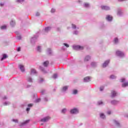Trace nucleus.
<instances>
[{
	"instance_id": "obj_36",
	"label": "nucleus",
	"mask_w": 128,
	"mask_h": 128,
	"mask_svg": "<svg viewBox=\"0 0 128 128\" xmlns=\"http://www.w3.org/2000/svg\"><path fill=\"white\" fill-rule=\"evenodd\" d=\"M78 94V90H74L72 94Z\"/></svg>"
},
{
	"instance_id": "obj_22",
	"label": "nucleus",
	"mask_w": 128,
	"mask_h": 128,
	"mask_svg": "<svg viewBox=\"0 0 128 128\" xmlns=\"http://www.w3.org/2000/svg\"><path fill=\"white\" fill-rule=\"evenodd\" d=\"M68 86H64L62 89V92H66V90H68Z\"/></svg>"
},
{
	"instance_id": "obj_37",
	"label": "nucleus",
	"mask_w": 128,
	"mask_h": 128,
	"mask_svg": "<svg viewBox=\"0 0 128 128\" xmlns=\"http://www.w3.org/2000/svg\"><path fill=\"white\" fill-rule=\"evenodd\" d=\"M72 28L76 30V26L74 24H72Z\"/></svg>"
},
{
	"instance_id": "obj_57",
	"label": "nucleus",
	"mask_w": 128,
	"mask_h": 128,
	"mask_svg": "<svg viewBox=\"0 0 128 128\" xmlns=\"http://www.w3.org/2000/svg\"><path fill=\"white\" fill-rule=\"evenodd\" d=\"M110 114H112V112L110 110L107 112L108 114L110 115Z\"/></svg>"
},
{
	"instance_id": "obj_62",
	"label": "nucleus",
	"mask_w": 128,
	"mask_h": 128,
	"mask_svg": "<svg viewBox=\"0 0 128 128\" xmlns=\"http://www.w3.org/2000/svg\"><path fill=\"white\" fill-rule=\"evenodd\" d=\"M125 116H126V118H128V114L125 115Z\"/></svg>"
},
{
	"instance_id": "obj_34",
	"label": "nucleus",
	"mask_w": 128,
	"mask_h": 128,
	"mask_svg": "<svg viewBox=\"0 0 128 128\" xmlns=\"http://www.w3.org/2000/svg\"><path fill=\"white\" fill-rule=\"evenodd\" d=\"M44 82V79L41 78L40 80H38V82L39 84H42V82Z\"/></svg>"
},
{
	"instance_id": "obj_8",
	"label": "nucleus",
	"mask_w": 128,
	"mask_h": 128,
	"mask_svg": "<svg viewBox=\"0 0 128 128\" xmlns=\"http://www.w3.org/2000/svg\"><path fill=\"white\" fill-rule=\"evenodd\" d=\"M118 96V92L114 90H112L111 92V98H114Z\"/></svg>"
},
{
	"instance_id": "obj_4",
	"label": "nucleus",
	"mask_w": 128,
	"mask_h": 128,
	"mask_svg": "<svg viewBox=\"0 0 128 128\" xmlns=\"http://www.w3.org/2000/svg\"><path fill=\"white\" fill-rule=\"evenodd\" d=\"M38 34H36V35H34L31 39L32 44L36 42V40H38Z\"/></svg>"
},
{
	"instance_id": "obj_53",
	"label": "nucleus",
	"mask_w": 128,
	"mask_h": 128,
	"mask_svg": "<svg viewBox=\"0 0 128 128\" xmlns=\"http://www.w3.org/2000/svg\"><path fill=\"white\" fill-rule=\"evenodd\" d=\"M56 30L57 32H60V28H56Z\"/></svg>"
},
{
	"instance_id": "obj_18",
	"label": "nucleus",
	"mask_w": 128,
	"mask_h": 128,
	"mask_svg": "<svg viewBox=\"0 0 128 128\" xmlns=\"http://www.w3.org/2000/svg\"><path fill=\"white\" fill-rule=\"evenodd\" d=\"M100 118H102V120L106 119V115H104V113H100Z\"/></svg>"
},
{
	"instance_id": "obj_26",
	"label": "nucleus",
	"mask_w": 128,
	"mask_h": 128,
	"mask_svg": "<svg viewBox=\"0 0 128 128\" xmlns=\"http://www.w3.org/2000/svg\"><path fill=\"white\" fill-rule=\"evenodd\" d=\"M117 14L119 16H122V10H118Z\"/></svg>"
},
{
	"instance_id": "obj_61",
	"label": "nucleus",
	"mask_w": 128,
	"mask_h": 128,
	"mask_svg": "<svg viewBox=\"0 0 128 128\" xmlns=\"http://www.w3.org/2000/svg\"><path fill=\"white\" fill-rule=\"evenodd\" d=\"M31 86L30 85H28L27 88H30Z\"/></svg>"
},
{
	"instance_id": "obj_2",
	"label": "nucleus",
	"mask_w": 128,
	"mask_h": 128,
	"mask_svg": "<svg viewBox=\"0 0 128 128\" xmlns=\"http://www.w3.org/2000/svg\"><path fill=\"white\" fill-rule=\"evenodd\" d=\"M116 54L118 56H120V58H124V53L120 50L116 52Z\"/></svg>"
},
{
	"instance_id": "obj_40",
	"label": "nucleus",
	"mask_w": 128,
	"mask_h": 128,
	"mask_svg": "<svg viewBox=\"0 0 128 128\" xmlns=\"http://www.w3.org/2000/svg\"><path fill=\"white\" fill-rule=\"evenodd\" d=\"M84 8H88L90 6V4H84Z\"/></svg>"
},
{
	"instance_id": "obj_1",
	"label": "nucleus",
	"mask_w": 128,
	"mask_h": 128,
	"mask_svg": "<svg viewBox=\"0 0 128 128\" xmlns=\"http://www.w3.org/2000/svg\"><path fill=\"white\" fill-rule=\"evenodd\" d=\"M73 50H84V47L80 45H76V46H72Z\"/></svg>"
},
{
	"instance_id": "obj_49",
	"label": "nucleus",
	"mask_w": 128,
	"mask_h": 128,
	"mask_svg": "<svg viewBox=\"0 0 128 128\" xmlns=\"http://www.w3.org/2000/svg\"><path fill=\"white\" fill-rule=\"evenodd\" d=\"M44 102H48V99L46 97H44Z\"/></svg>"
},
{
	"instance_id": "obj_23",
	"label": "nucleus",
	"mask_w": 128,
	"mask_h": 128,
	"mask_svg": "<svg viewBox=\"0 0 128 128\" xmlns=\"http://www.w3.org/2000/svg\"><path fill=\"white\" fill-rule=\"evenodd\" d=\"M8 58V56L6 55V54H3L2 58H1V60H6V58Z\"/></svg>"
},
{
	"instance_id": "obj_24",
	"label": "nucleus",
	"mask_w": 128,
	"mask_h": 128,
	"mask_svg": "<svg viewBox=\"0 0 128 128\" xmlns=\"http://www.w3.org/2000/svg\"><path fill=\"white\" fill-rule=\"evenodd\" d=\"M10 24L11 26H16V21L12 20L10 22Z\"/></svg>"
},
{
	"instance_id": "obj_32",
	"label": "nucleus",
	"mask_w": 128,
	"mask_h": 128,
	"mask_svg": "<svg viewBox=\"0 0 128 128\" xmlns=\"http://www.w3.org/2000/svg\"><path fill=\"white\" fill-rule=\"evenodd\" d=\"M114 44H118V39L117 38H115L114 40Z\"/></svg>"
},
{
	"instance_id": "obj_21",
	"label": "nucleus",
	"mask_w": 128,
	"mask_h": 128,
	"mask_svg": "<svg viewBox=\"0 0 128 128\" xmlns=\"http://www.w3.org/2000/svg\"><path fill=\"white\" fill-rule=\"evenodd\" d=\"M48 64H50V62H48V61H45L43 63V66H45L46 68L48 66Z\"/></svg>"
},
{
	"instance_id": "obj_20",
	"label": "nucleus",
	"mask_w": 128,
	"mask_h": 128,
	"mask_svg": "<svg viewBox=\"0 0 128 128\" xmlns=\"http://www.w3.org/2000/svg\"><path fill=\"white\" fill-rule=\"evenodd\" d=\"M119 102H120L116 100H113L111 101L112 104H118Z\"/></svg>"
},
{
	"instance_id": "obj_6",
	"label": "nucleus",
	"mask_w": 128,
	"mask_h": 128,
	"mask_svg": "<svg viewBox=\"0 0 128 128\" xmlns=\"http://www.w3.org/2000/svg\"><path fill=\"white\" fill-rule=\"evenodd\" d=\"M102 10H110V8L108 6H101Z\"/></svg>"
},
{
	"instance_id": "obj_52",
	"label": "nucleus",
	"mask_w": 128,
	"mask_h": 128,
	"mask_svg": "<svg viewBox=\"0 0 128 128\" xmlns=\"http://www.w3.org/2000/svg\"><path fill=\"white\" fill-rule=\"evenodd\" d=\"M51 12H56V9H54V8H52V10H51Z\"/></svg>"
},
{
	"instance_id": "obj_43",
	"label": "nucleus",
	"mask_w": 128,
	"mask_h": 128,
	"mask_svg": "<svg viewBox=\"0 0 128 128\" xmlns=\"http://www.w3.org/2000/svg\"><path fill=\"white\" fill-rule=\"evenodd\" d=\"M64 45L66 46V48H70V45H68V44L66 43H64Z\"/></svg>"
},
{
	"instance_id": "obj_45",
	"label": "nucleus",
	"mask_w": 128,
	"mask_h": 128,
	"mask_svg": "<svg viewBox=\"0 0 128 128\" xmlns=\"http://www.w3.org/2000/svg\"><path fill=\"white\" fill-rule=\"evenodd\" d=\"M17 2H24V0H17Z\"/></svg>"
},
{
	"instance_id": "obj_11",
	"label": "nucleus",
	"mask_w": 128,
	"mask_h": 128,
	"mask_svg": "<svg viewBox=\"0 0 128 128\" xmlns=\"http://www.w3.org/2000/svg\"><path fill=\"white\" fill-rule=\"evenodd\" d=\"M106 20L108 22H112V16L110 15H107V16H106Z\"/></svg>"
},
{
	"instance_id": "obj_17",
	"label": "nucleus",
	"mask_w": 128,
	"mask_h": 128,
	"mask_svg": "<svg viewBox=\"0 0 128 128\" xmlns=\"http://www.w3.org/2000/svg\"><path fill=\"white\" fill-rule=\"evenodd\" d=\"M90 64L92 68H96L98 66V63L96 62H92Z\"/></svg>"
},
{
	"instance_id": "obj_55",
	"label": "nucleus",
	"mask_w": 128,
	"mask_h": 128,
	"mask_svg": "<svg viewBox=\"0 0 128 128\" xmlns=\"http://www.w3.org/2000/svg\"><path fill=\"white\" fill-rule=\"evenodd\" d=\"M17 52H20V47H18L17 50H16Z\"/></svg>"
},
{
	"instance_id": "obj_28",
	"label": "nucleus",
	"mask_w": 128,
	"mask_h": 128,
	"mask_svg": "<svg viewBox=\"0 0 128 128\" xmlns=\"http://www.w3.org/2000/svg\"><path fill=\"white\" fill-rule=\"evenodd\" d=\"M37 52H42V47L40 46H38L36 48Z\"/></svg>"
},
{
	"instance_id": "obj_51",
	"label": "nucleus",
	"mask_w": 128,
	"mask_h": 128,
	"mask_svg": "<svg viewBox=\"0 0 128 128\" xmlns=\"http://www.w3.org/2000/svg\"><path fill=\"white\" fill-rule=\"evenodd\" d=\"M46 92V90H42L41 94H44Z\"/></svg>"
},
{
	"instance_id": "obj_15",
	"label": "nucleus",
	"mask_w": 128,
	"mask_h": 128,
	"mask_svg": "<svg viewBox=\"0 0 128 128\" xmlns=\"http://www.w3.org/2000/svg\"><path fill=\"white\" fill-rule=\"evenodd\" d=\"M26 80L28 82H33L32 78V77H30V76L27 77Z\"/></svg>"
},
{
	"instance_id": "obj_59",
	"label": "nucleus",
	"mask_w": 128,
	"mask_h": 128,
	"mask_svg": "<svg viewBox=\"0 0 128 128\" xmlns=\"http://www.w3.org/2000/svg\"><path fill=\"white\" fill-rule=\"evenodd\" d=\"M4 3H0V6H4Z\"/></svg>"
},
{
	"instance_id": "obj_3",
	"label": "nucleus",
	"mask_w": 128,
	"mask_h": 128,
	"mask_svg": "<svg viewBox=\"0 0 128 128\" xmlns=\"http://www.w3.org/2000/svg\"><path fill=\"white\" fill-rule=\"evenodd\" d=\"M70 113L72 114H78V109L76 108H74L72 109H71L70 110Z\"/></svg>"
},
{
	"instance_id": "obj_44",
	"label": "nucleus",
	"mask_w": 128,
	"mask_h": 128,
	"mask_svg": "<svg viewBox=\"0 0 128 128\" xmlns=\"http://www.w3.org/2000/svg\"><path fill=\"white\" fill-rule=\"evenodd\" d=\"M104 86L100 87V91L102 92V90H104Z\"/></svg>"
},
{
	"instance_id": "obj_42",
	"label": "nucleus",
	"mask_w": 128,
	"mask_h": 128,
	"mask_svg": "<svg viewBox=\"0 0 128 128\" xmlns=\"http://www.w3.org/2000/svg\"><path fill=\"white\" fill-rule=\"evenodd\" d=\"M73 34H78V30H75L73 32Z\"/></svg>"
},
{
	"instance_id": "obj_7",
	"label": "nucleus",
	"mask_w": 128,
	"mask_h": 128,
	"mask_svg": "<svg viewBox=\"0 0 128 128\" xmlns=\"http://www.w3.org/2000/svg\"><path fill=\"white\" fill-rule=\"evenodd\" d=\"M18 68L21 70L22 72H24L25 69H24V66L22 64H19L18 65Z\"/></svg>"
},
{
	"instance_id": "obj_14",
	"label": "nucleus",
	"mask_w": 128,
	"mask_h": 128,
	"mask_svg": "<svg viewBox=\"0 0 128 128\" xmlns=\"http://www.w3.org/2000/svg\"><path fill=\"white\" fill-rule=\"evenodd\" d=\"M40 70H42V72H44V74H47L48 72H46V70H44V68L42 66H40Z\"/></svg>"
},
{
	"instance_id": "obj_56",
	"label": "nucleus",
	"mask_w": 128,
	"mask_h": 128,
	"mask_svg": "<svg viewBox=\"0 0 128 128\" xmlns=\"http://www.w3.org/2000/svg\"><path fill=\"white\" fill-rule=\"evenodd\" d=\"M30 108H26V112H30Z\"/></svg>"
},
{
	"instance_id": "obj_48",
	"label": "nucleus",
	"mask_w": 128,
	"mask_h": 128,
	"mask_svg": "<svg viewBox=\"0 0 128 128\" xmlns=\"http://www.w3.org/2000/svg\"><path fill=\"white\" fill-rule=\"evenodd\" d=\"M126 82V79L124 78L121 79L122 82Z\"/></svg>"
},
{
	"instance_id": "obj_58",
	"label": "nucleus",
	"mask_w": 128,
	"mask_h": 128,
	"mask_svg": "<svg viewBox=\"0 0 128 128\" xmlns=\"http://www.w3.org/2000/svg\"><path fill=\"white\" fill-rule=\"evenodd\" d=\"M3 100H8V97H6V96H4L3 97Z\"/></svg>"
},
{
	"instance_id": "obj_31",
	"label": "nucleus",
	"mask_w": 128,
	"mask_h": 128,
	"mask_svg": "<svg viewBox=\"0 0 128 128\" xmlns=\"http://www.w3.org/2000/svg\"><path fill=\"white\" fill-rule=\"evenodd\" d=\"M110 78H111L112 80H114L115 78H116V76L114 75H111L110 76Z\"/></svg>"
},
{
	"instance_id": "obj_5",
	"label": "nucleus",
	"mask_w": 128,
	"mask_h": 128,
	"mask_svg": "<svg viewBox=\"0 0 128 128\" xmlns=\"http://www.w3.org/2000/svg\"><path fill=\"white\" fill-rule=\"evenodd\" d=\"M50 120V117L48 116L46 117H44V118L40 120V122H48Z\"/></svg>"
},
{
	"instance_id": "obj_64",
	"label": "nucleus",
	"mask_w": 128,
	"mask_h": 128,
	"mask_svg": "<svg viewBox=\"0 0 128 128\" xmlns=\"http://www.w3.org/2000/svg\"><path fill=\"white\" fill-rule=\"evenodd\" d=\"M77 28H78H78H79L78 27Z\"/></svg>"
},
{
	"instance_id": "obj_35",
	"label": "nucleus",
	"mask_w": 128,
	"mask_h": 128,
	"mask_svg": "<svg viewBox=\"0 0 128 128\" xmlns=\"http://www.w3.org/2000/svg\"><path fill=\"white\" fill-rule=\"evenodd\" d=\"M66 108H64L62 110V114H66Z\"/></svg>"
},
{
	"instance_id": "obj_30",
	"label": "nucleus",
	"mask_w": 128,
	"mask_h": 128,
	"mask_svg": "<svg viewBox=\"0 0 128 128\" xmlns=\"http://www.w3.org/2000/svg\"><path fill=\"white\" fill-rule=\"evenodd\" d=\"M3 104L4 106H9V104H10V102H4Z\"/></svg>"
},
{
	"instance_id": "obj_10",
	"label": "nucleus",
	"mask_w": 128,
	"mask_h": 128,
	"mask_svg": "<svg viewBox=\"0 0 128 128\" xmlns=\"http://www.w3.org/2000/svg\"><path fill=\"white\" fill-rule=\"evenodd\" d=\"M108 64H110V60H107L105 61L102 64V68H106Z\"/></svg>"
},
{
	"instance_id": "obj_46",
	"label": "nucleus",
	"mask_w": 128,
	"mask_h": 128,
	"mask_svg": "<svg viewBox=\"0 0 128 128\" xmlns=\"http://www.w3.org/2000/svg\"><path fill=\"white\" fill-rule=\"evenodd\" d=\"M32 106H34V104H28V108H32Z\"/></svg>"
},
{
	"instance_id": "obj_13",
	"label": "nucleus",
	"mask_w": 128,
	"mask_h": 128,
	"mask_svg": "<svg viewBox=\"0 0 128 128\" xmlns=\"http://www.w3.org/2000/svg\"><path fill=\"white\" fill-rule=\"evenodd\" d=\"M90 60V56L87 55L85 56L84 58V62H88Z\"/></svg>"
},
{
	"instance_id": "obj_27",
	"label": "nucleus",
	"mask_w": 128,
	"mask_h": 128,
	"mask_svg": "<svg viewBox=\"0 0 128 128\" xmlns=\"http://www.w3.org/2000/svg\"><path fill=\"white\" fill-rule=\"evenodd\" d=\"M128 86V82H126L124 83H123L122 84V88H126V86Z\"/></svg>"
},
{
	"instance_id": "obj_38",
	"label": "nucleus",
	"mask_w": 128,
	"mask_h": 128,
	"mask_svg": "<svg viewBox=\"0 0 128 128\" xmlns=\"http://www.w3.org/2000/svg\"><path fill=\"white\" fill-rule=\"evenodd\" d=\"M40 102V98H38L36 99L34 101V102Z\"/></svg>"
},
{
	"instance_id": "obj_12",
	"label": "nucleus",
	"mask_w": 128,
	"mask_h": 128,
	"mask_svg": "<svg viewBox=\"0 0 128 128\" xmlns=\"http://www.w3.org/2000/svg\"><path fill=\"white\" fill-rule=\"evenodd\" d=\"M30 122V120H26L25 122H24L21 123L19 126H24L26 124H28Z\"/></svg>"
},
{
	"instance_id": "obj_39",
	"label": "nucleus",
	"mask_w": 128,
	"mask_h": 128,
	"mask_svg": "<svg viewBox=\"0 0 128 128\" xmlns=\"http://www.w3.org/2000/svg\"><path fill=\"white\" fill-rule=\"evenodd\" d=\"M12 122H14L18 123V120L16 119H12Z\"/></svg>"
},
{
	"instance_id": "obj_54",
	"label": "nucleus",
	"mask_w": 128,
	"mask_h": 128,
	"mask_svg": "<svg viewBox=\"0 0 128 128\" xmlns=\"http://www.w3.org/2000/svg\"><path fill=\"white\" fill-rule=\"evenodd\" d=\"M98 104L99 106H100V104H102V102H98Z\"/></svg>"
},
{
	"instance_id": "obj_9",
	"label": "nucleus",
	"mask_w": 128,
	"mask_h": 128,
	"mask_svg": "<svg viewBox=\"0 0 128 128\" xmlns=\"http://www.w3.org/2000/svg\"><path fill=\"white\" fill-rule=\"evenodd\" d=\"M90 82V77L86 76L84 79V82Z\"/></svg>"
},
{
	"instance_id": "obj_47",
	"label": "nucleus",
	"mask_w": 128,
	"mask_h": 128,
	"mask_svg": "<svg viewBox=\"0 0 128 128\" xmlns=\"http://www.w3.org/2000/svg\"><path fill=\"white\" fill-rule=\"evenodd\" d=\"M17 40H22V36H18Z\"/></svg>"
},
{
	"instance_id": "obj_50",
	"label": "nucleus",
	"mask_w": 128,
	"mask_h": 128,
	"mask_svg": "<svg viewBox=\"0 0 128 128\" xmlns=\"http://www.w3.org/2000/svg\"><path fill=\"white\" fill-rule=\"evenodd\" d=\"M40 12H37L36 13V16H40Z\"/></svg>"
},
{
	"instance_id": "obj_60",
	"label": "nucleus",
	"mask_w": 128,
	"mask_h": 128,
	"mask_svg": "<svg viewBox=\"0 0 128 128\" xmlns=\"http://www.w3.org/2000/svg\"><path fill=\"white\" fill-rule=\"evenodd\" d=\"M124 0H118V2H124Z\"/></svg>"
},
{
	"instance_id": "obj_63",
	"label": "nucleus",
	"mask_w": 128,
	"mask_h": 128,
	"mask_svg": "<svg viewBox=\"0 0 128 128\" xmlns=\"http://www.w3.org/2000/svg\"><path fill=\"white\" fill-rule=\"evenodd\" d=\"M62 50H64V48H62Z\"/></svg>"
},
{
	"instance_id": "obj_29",
	"label": "nucleus",
	"mask_w": 128,
	"mask_h": 128,
	"mask_svg": "<svg viewBox=\"0 0 128 128\" xmlns=\"http://www.w3.org/2000/svg\"><path fill=\"white\" fill-rule=\"evenodd\" d=\"M48 54H52V49H50V48H48Z\"/></svg>"
},
{
	"instance_id": "obj_33",
	"label": "nucleus",
	"mask_w": 128,
	"mask_h": 128,
	"mask_svg": "<svg viewBox=\"0 0 128 128\" xmlns=\"http://www.w3.org/2000/svg\"><path fill=\"white\" fill-rule=\"evenodd\" d=\"M58 78V74H54L52 76V78L56 80Z\"/></svg>"
},
{
	"instance_id": "obj_19",
	"label": "nucleus",
	"mask_w": 128,
	"mask_h": 128,
	"mask_svg": "<svg viewBox=\"0 0 128 128\" xmlns=\"http://www.w3.org/2000/svg\"><path fill=\"white\" fill-rule=\"evenodd\" d=\"M50 30H52V28L51 27H46L44 28V32H50Z\"/></svg>"
},
{
	"instance_id": "obj_25",
	"label": "nucleus",
	"mask_w": 128,
	"mask_h": 128,
	"mask_svg": "<svg viewBox=\"0 0 128 128\" xmlns=\"http://www.w3.org/2000/svg\"><path fill=\"white\" fill-rule=\"evenodd\" d=\"M36 74V70L34 69H32L30 71V74Z\"/></svg>"
},
{
	"instance_id": "obj_16",
	"label": "nucleus",
	"mask_w": 128,
	"mask_h": 128,
	"mask_svg": "<svg viewBox=\"0 0 128 128\" xmlns=\"http://www.w3.org/2000/svg\"><path fill=\"white\" fill-rule=\"evenodd\" d=\"M114 124H116V126H120V122H118V121L116 120H114Z\"/></svg>"
},
{
	"instance_id": "obj_41",
	"label": "nucleus",
	"mask_w": 128,
	"mask_h": 128,
	"mask_svg": "<svg viewBox=\"0 0 128 128\" xmlns=\"http://www.w3.org/2000/svg\"><path fill=\"white\" fill-rule=\"evenodd\" d=\"M6 26H1V30H6Z\"/></svg>"
}]
</instances>
